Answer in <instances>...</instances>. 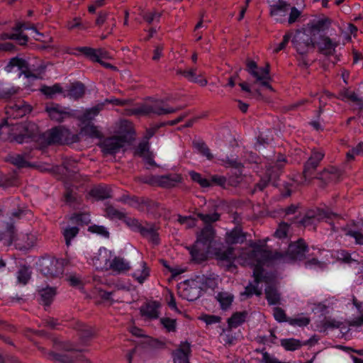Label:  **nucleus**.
<instances>
[{
    "label": "nucleus",
    "instance_id": "obj_1",
    "mask_svg": "<svg viewBox=\"0 0 363 363\" xmlns=\"http://www.w3.org/2000/svg\"><path fill=\"white\" fill-rule=\"evenodd\" d=\"M252 251L247 254H243L245 261L244 264H249L253 267L254 282L250 283L245 291L241 294L242 296H251L252 295L260 296L262 294V288L258 285L263 279L262 266L270 260H281L284 262H291L301 261L305 258L306 252L308 247L302 239L289 245L287 252L285 255L276 253L272 255L271 252L267 250L263 247L255 245H252Z\"/></svg>",
    "mask_w": 363,
    "mask_h": 363
},
{
    "label": "nucleus",
    "instance_id": "obj_2",
    "mask_svg": "<svg viewBox=\"0 0 363 363\" xmlns=\"http://www.w3.org/2000/svg\"><path fill=\"white\" fill-rule=\"evenodd\" d=\"M330 25L327 18L308 23L304 28L298 30L294 34L292 43L297 52L301 55L307 53L316 45L317 36L320 32L328 29Z\"/></svg>",
    "mask_w": 363,
    "mask_h": 363
},
{
    "label": "nucleus",
    "instance_id": "obj_3",
    "mask_svg": "<svg viewBox=\"0 0 363 363\" xmlns=\"http://www.w3.org/2000/svg\"><path fill=\"white\" fill-rule=\"evenodd\" d=\"M214 234L213 228L211 225H206L197 235L194 245L189 249L194 260L201 262L206 258Z\"/></svg>",
    "mask_w": 363,
    "mask_h": 363
},
{
    "label": "nucleus",
    "instance_id": "obj_4",
    "mask_svg": "<svg viewBox=\"0 0 363 363\" xmlns=\"http://www.w3.org/2000/svg\"><path fill=\"white\" fill-rule=\"evenodd\" d=\"M40 139L45 145L71 144L79 142V135L72 133L63 125H58L44 133Z\"/></svg>",
    "mask_w": 363,
    "mask_h": 363
},
{
    "label": "nucleus",
    "instance_id": "obj_5",
    "mask_svg": "<svg viewBox=\"0 0 363 363\" xmlns=\"http://www.w3.org/2000/svg\"><path fill=\"white\" fill-rule=\"evenodd\" d=\"M181 108V107H167L163 101L155 100L144 103L140 106L135 108L133 113L138 115L156 114L160 116L175 113Z\"/></svg>",
    "mask_w": 363,
    "mask_h": 363
},
{
    "label": "nucleus",
    "instance_id": "obj_6",
    "mask_svg": "<svg viewBox=\"0 0 363 363\" xmlns=\"http://www.w3.org/2000/svg\"><path fill=\"white\" fill-rule=\"evenodd\" d=\"M0 129H5L9 134L11 139L18 143H24L25 139L30 136V133L28 132V124L26 123L12 124L11 126L7 123H2L0 125Z\"/></svg>",
    "mask_w": 363,
    "mask_h": 363
},
{
    "label": "nucleus",
    "instance_id": "obj_7",
    "mask_svg": "<svg viewBox=\"0 0 363 363\" xmlns=\"http://www.w3.org/2000/svg\"><path fill=\"white\" fill-rule=\"evenodd\" d=\"M126 139L124 135L112 136L105 138L100 143V147L104 155H114L124 147Z\"/></svg>",
    "mask_w": 363,
    "mask_h": 363
},
{
    "label": "nucleus",
    "instance_id": "obj_8",
    "mask_svg": "<svg viewBox=\"0 0 363 363\" xmlns=\"http://www.w3.org/2000/svg\"><path fill=\"white\" fill-rule=\"evenodd\" d=\"M113 258L111 251L105 247H101L91 258V264L99 270H109L110 262Z\"/></svg>",
    "mask_w": 363,
    "mask_h": 363
},
{
    "label": "nucleus",
    "instance_id": "obj_9",
    "mask_svg": "<svg viewBox=\"0 0 363 363\" xmlns=\"http://www.w3.org/2000/svg\"><path fill=\"white\" fill-rule=\"evenodd\" d=\"M45 110L51 120L62 122L72 116V111L66 107L57 104L48 105Z\"/></svg>",
    "mask_w": 363,
    "mask_h": 363
},
{
    "label": "nucleus",
    "instance_id": "obj_10",
    "mask_svg": "<svg viewBox=\"0 0 363 363\" xmlns=\"http://www.w3.org/2000/svg\"><path fill=\"white\" fill-rule=\"evenodd\" d=\"M289 4L283 0H279L275 4H272L270 7V16L274 21L277 23H284L286 21V16L289 13Z\"/></svg>",
    "mask_w": 363,
    "mask_h": 363
},
{
    "label": "nucleus",
    "instance_id": "obj_11",
    "mask_svg": "<svg viewBox=\"0 0 363 363\" xmlns=\"http://www.w3.org/2000/svg\"><path fill=\"white\" fill-rule=\"evenodd\" d=\"M182 182V177L177 174H167L163 176L152 177L145 181L153 185H158L164 188H171Z\"/></svg>",
    "mask_w": 363,
    "mask_h": 363
},
{
    "label": "nucleus",
    "instance_id": "obj_12",
    "mask_svg": "<svg viewBox=\"0 0 363 363\" xmlns=\"http://www.w3.org/2000/svg\"><path fill=\"white\" fill-rule=\"evenodd\" d=\"M79 53L83 54L91 61L97 62H101V59L108 57V52L102 48L94 49L90 47H78L74 49L73 54L77 55Z\"/></svg>",
    "mask_w": 363,
    "mask_h": 363
},
{
    "label": "nucleus",
    "instance_id": "obj_13",
    "mask_svg": "<svg viewBox=\"0 0 363 363\" xmlns=\"http://www.w3.org/2000/svg\"><path fill=\"white\" fill-rule=\"evenodd\" d=\"M324 155V152L321 150H313L312 152L311 157L304 166L303 174L306 178L311 177L320 161L323 159Z\"/></svg>",
    "mask_w": 363,
    "mask_h": 363
},
{
    "label": "nucleus",
    "instance_id": "obj_14",
    "mask_svg": "<svg viewBox=\"0 0 363 363\" xmlns=\"http://www.w3.org/2000/svg\"><path fill=\"white\" fill-rule=\"evenodd\" d=\"M40 267L42 273L48 277H57L62 272L61 264L55 259L43 260Z\"/></svg>",
    "mask_w": 363,
    "mask_h": 363
},
{
    "label": "nucleus",
    "instance_id": "obj_15",
    "mask_svg": "<svg viewBox=\"0 0 363 363\" xmlns=\"http://www.w3.org/2000/svg\"><path fill=\"white\" fill-rule=\"evenodd\" d=\"M31 111V106L23 101H18L15 104L6 108V113L10 118H21Z\"/></svg>",
    "mask_w": 363,
    "mask_h": 363
},
{
    "label": "nucleus",
    "instance_id": "obj_16",
    "mask_svg": "<svg viewBox=\"0 0 363 363\" xmlns=\"http://www.w3.org/2000/svg\"><path fill=\"white\" fill-rule=\"evenodd\" d=\"M216 259L223 263H226L230 266L233 263L236 258L234 253V248L232 247L222 246L216 248L214 252Z\"/></svg>",
    "mask_w": 363,
    "mask_h": 363
},
{
    "label": "nucleus",
    "instance_id": "obj_17",
    "mask_svg": "<svg viewBox=\"0 0 363 363\" xmlns=\"http://www.w3.org/2000/svg\"><path fill=\"white\" fill-rule=\"evenodd\" d=\"M190 352V344L187 342H181L178 348L172 353L174 363H189V356Z\"/></svg>",
    "mask_w": 363,
    "mask_h": 363
},
{
    "label": "nucleus",
    "instance_id": "obj_18",
    "mask_svg": "<svg viewBox=\"0 0 363 363\" xmlns=\"http://www.w3.org/2000/svg\"><path fill=\"white\" fill-rule=\"evenodd\" d=\"M49 359L56 363H71L74 362L75 350L72 347H66L65 351L61 353L50 352Z\"/></svg>",
    "mask_w": 363,
    "mask_h": 363
},
{
    "label": "nucleus",
    "instance_id": "obj_19",
    "mask_svg": "<svg viewBox=\"0 0 363 363\" xmlns=\"http://www.w3.org/2000/svg\"><path fill=\"white\" fill-rule=\"evenodd\" d=\"M130 269V263L124 258L113 255L109 270L116 274H125Z\"/></svg>",
    "mask_w": 363,
    "mask_h": 363
},
{
    "label": "nucleus",
    "instance_id": "obj_20",
    "mask_svg": "<svg viewBox=\"0 0 363 363\" xmlns=\"http://www.w3.org/2000/svg\"><path fill=\"white\" fill-rule=\"evenodd\" d=\"M160 304L157 301H150L140 308V313L148 319H156L159 317Z\"/></svg>",
    "mask_w": 363,
    "mask_h": 363
},
{
    "label": "nucleus",
    "instance_id": "obj_21",
    "mask_svg": "<svg viewBox=\"0 0 363 363\" xmlns=\"http://www.w3.org/2000/svg\"><path fill=\"white\" fill-rule=\"evenodd\" d=\"M318 49L321 53L325 55H332L335 51L337 45L329 37L325 35H320V41L316 42Z\"/></svg>",
    "mask_w": 363,
    "mask_h": 363
},
{
    "label": "nucleus",
    "instance_id": "obj_22",
    "mask_svg": "<svg viewBox=\"0 0 363 363\" xmlns=\"http://www.w3.org/2000/svg\"><path fill=\"white\" fill-rule=\"evenodd\" d=\"M177 73L182 74L189 82L197 83L201 86H205L208 83L206 79L203 77L202 74H196V69L194 68L187 69L184 71L179 70Z\"/></svg>",
    "mask_w": 363,
    "mask_h": 363
},
{
    "label": "nucleus",
    "instance_id": "obj_23",
    "mask_svg": "<svg viewBox=\"0 0 363 363\" xmlns=\"http://www.w3.org/2000/svg\"><path fill=\"white\" fill-rule=\"evenodd\" d=\"M353 304L358 309L360 316L358 318H355L349 322V330H354L357 332H362L363 333V308H361L362 306L359 302L357 301V299H353Z\"/></svg>",
    "mask_w": 363,
    "mask_h": 363
},
{
    "label": "nucleus",
    "instance_id": "obj_24",
    "mask_svg": "<svg viewBox=\"0 0 363 363\" xmlns=\"http://www.w3.org/2000/svg\"><path fill=\"white\" fill-rule=\"evenodd\" d=\"M250 74L256 79V82L260 83L262 86L272 89V86L269 84L270 77L268 66L266 67H259L257 70L253 72Z\"/></svg>",
    "mask_w": 363,
    "mask_h": 363
},
{
    "label": "nucleus",
    "instance_id": "obj_25",
    "mask_svg": "<svg viewBox=\"0 0 363 363\" xmlns=\"http://www.w3.org/2000/svg\"><path fill=\"white\" fill-rule=\"evenodd\" d=\"M135 155L143 157L150 164L154 163L152 154L150 152L148 142L140 143L135 151Z\"/></svg>",
    "mask_w": 363,
    "mask_h": 363
},
{
    "label": "nucleus",
    "instance_id": "obj_26",
    "mask_svg": "<svg viewBox=\"0 0 363 363\" xmlns=\"http://www.w3.org/2000/svg\"><path fill=\"white\" fill-rule=\"evenodd\" d=\"M157 229L155 225L146 223L140 228V233L155 243L158 242Z\"/></svg>",
    "mask_w": 363,
    "mask_h": 363
},
{
    "label": "nucleus",
    "instance_id": "obj_27",
    "mask_svg": "<svg viewBox=\"0 0 363 363\" xmlns=\"http://www.w3.org/2000/svg\"><path fill=\"white\" fill-rule=\"evenodd\" d=\"M150 276V270L144 261L139 263L138 268L133 273V278L140 284H143Z\"/></svg>",
    "mask_w": 363,
    "mask_h": 363
},
{
    "label": "nucleus",
    "instance_id": "obj_28",
    "mask_svg": "<svg viewBox=\"0 0 363 363\" xmlns=\"http://www.w3.org/2000/svg\"><path fill=\"white\" fill-rule=\"evenodd\" d=\"M216 299L220 303V308L226 311L230 308L234 300V296L228 291L218 292L216 296Z\"/></svg>",
    "mask_w": 363,
    "mask_h": 363
},
{
    "label": "nucleus",
    "instance_id": "obj_29",
    "mask_svg": "<svg viewBox=\"0 0 363 363\" xmlns=\"http://www.w3.org/2000/svg\"><path fill=\"white\" fill-rule=\"evenodd\" d=\"M245 240V234L238 228H235L231 231L227 233L225 235L226 242L230 245L242 243Z\"/></svg>",
    "mask_w": 363,
    "mask_h": 363
},
{
    "label": "nucleus",
    "instance_id": "obj_30",
    "mask_svg": "<svg viewBox=\"0 0 363 363\" xmlns=\"http://www.w3.org/2000/svg\"><path fill=\"white\" fill-rule=\"evenodd\" d=\"M80 135H85L91 138H99L101 137V132L98 130L97 127L91 123H85L83 127H82L80 130L79 134Z\"/></svg>",
    "mask_w": 363,
    "mask_h": 363
},
{
    "label": "nucleus",
    "instance_id": "obj_31",
    "mask_svg": "<svg viewBox=\"0 0 363 363\" xmlns=\"http://www.w3.org/2000/svg\"><path fill=\"white\" fill-rule=\"evenodd\" d=\"M265 295L269 305H276L280 301V294L273 286H268L265 289Z\"/></svg>",
    "mask_w": 363,
    "mask_h": 363
},
{
    "label": "nucleus",
    "instance_id": "obj_32",
    "mask_svg": "<svg viewBox=\"0 0 363 363\" xmlns=\"http://www.w3.org/2000/svg\"><path fill=\"white\" fill-rule=\"evenodd\" d=\"M41 301L44 305L49 306L56 295V289L52 287H47L40 291Z\"/></svg>",
    "mask_w": 363,
    "mask_h": 363
},
{
    "label": "nucleus",
    "instance_id": "obj_33",
    "mask_svg": "<svg viewBox=\"0 0 363 363\" xmlns=\"http://www.w3.org/2000/svg\"><path fill=\"white\" fill-rule=\"evenodd\" d=\"M84 94V86L81 83H75L72 84L68 90L67 96L70 99H78Z\"/></svg>",
    "mask_w": 363,
    "mask_h": 363
},
{
    "label": "nucleus",
    "instance_id": "obj_34",
    "mask_svg": "<svg viewBox=\"0 0 363 363\" xmlns=\"http://www.w3.org/2000/svg\"><path fill=\"white\" fill-rule=\"evenodd\" d=\"M16 67L19 70H23L25 68L27 67L26 61L21 58L13 57L9 61V62L6 65V69L7 72H13L14 68Z\"/></svg>",
    "mask_w": 363,
    "mask_h": 363
},
{
    "label": "nucleus",
    "instance_id": "obj_35",
    "mask_svg": "<svg viewBox=\"0 0 363 363\" xmlns=\"http://www.w3.org/2000/svg\"><path fill=\"white\" fill-rule=\"evenodd\" d=\"M247 312L235 313L228 320V323L231 328H236L245 322L247 317Z\"/></svg>",
    "mask_w": 363,
    "mask_h": 363
},
{
    "label": "nucleus",
    "instance_id": "obj_36",
    "mask_svg": "<svg viewBox=\"0 0 363 363\" xmlns=\"http://www.w3.org/2000/svg\"><path fill=\"white\" fill-rule=\"evenodd\" d=\"M101 108L102 105H98L87 109L80 118L82 123L83 124L90 123V121L100 112Z\"/></svg>",
    "mask_w": 363,
    "mask_h": 363
},
{
    "label": "nucleus",
    "instance_id": "obj_37",
    "mask_svg": "<svg viewBox=\"0 0 363 363\" xmlns=\"http://www.w3.org/2000/svg\"><path fill=\"white\" fill-rule=\"evenodd\" d=\"M90 195L98 200L105 199L111 196L110 191L103 186L93 188L90 191Z\"/></svg>",
    "mask_w": 363,
    "mask_h": 363
},
{
    "label": "nucleus",
    "instance_id": "obj_38",
    "mask_svg": "<svg viewBox=\"0 0 363 363\" xmlns=\"http://www.w3.org/2000/svg\"><path fill=\"white\" fill-rule=\"evenodd\" d=\"M18 91V88L9 84H0V99H7Z\"/></svg>",
    "mask_w": 363,
    "mask_h": 363
},
{
    "label": "nucleus",
    "instance_id": "obj_39",
    "mask_svg": "<svg viewBox=\"0 0 363 363\" xmlns=\"http://www.w3.org/2000/svg\"><path fill=\"white\" fill-rule=\"evenodd\" d=\"M338 99L346 101L350 100L356 102L358 104H362V100L358 97V96L354 92L348 89H343L339 93Z\"/></svg>",
    "mask_w": 363,
    "mask_h": 363
},
{
    "label": "nucleus",
    "instance_id": "obj_40",
    "mask_svg": "<svg viewBox=\"0 0 363 363\" xmlns=\"http://www.w3.org/2000/svg\"><path fill=\"white\" fill-rule=\"evenodd\" d=\"M281 345L289 351H294L301 347V344L298 340L294 338L281 340Z\"/></svg>",
    "mask_w": 363,
    "mask_h": 363
},
{
    "label": "nucleus",
    "instance_id": "obj_41",
    "mask_svg": "<svg viewBox=\"0 0 363 363\" xmlns=\"http://www.w3.org/2000/svg\"><path fill=\"white\" fill-rule=\"evenodd\" d=\"M77 227H67L63 229L62 234L65 238L67 246L71 245V240L78 234Z\"/></svg>",
    "mask_w": 363,
    "mask_h": 363
},
{
    "label": "nucleus",
    "instance_id": "obj_42",
    "mask_svg": "<svg viewBox=\"0 0 363 363\" xmlns=\"http://www.w3.org/2000/svg\"><path fill=\"white\" fill-rule=\"evenodd\" d=\"M30 278V272L25 266L21 267L17 272V280L19 284H26Z\"/></svg>",
    "mask_w": 363,
    "mask_h": 363
},
{
    "label": "nucleus",
    "instance_id": "obj_43",
    "mask_svg": "<svg viewBox=\"0 0 363 363\" xmlns=\"http://www.w3.org/2000/svg\"><path fill=\"white\" fill-rule=\"evenodd\" d=\"M40 91L43 94L51 98L55 94L61 93L62 91V89L59 84H55L51 86H43L40 88Z\"/></svg>",
    "mask_w": 363,
    "mask_h": 363
},
{
    "label": "nucleus",
    "instance_id": "obj_44",
    "mask_svg": "<svg viewBox=\"0 0 363 363\" xmlns=\"http://www.w3.org/2000/svg\"><path fill=\"white\" fill-rule=\"evenodd\" d=\"M4 38L6 39L15 40L21 45H26L28 40V36L22 33L21 31H16V33L11 34H5Z\"/></svg>",
    "mask_w": 363,
    "mask_h": 363
},
{
    "label": "nucleus",
    "instance_id": "obj_45",
    "mask_svg": "<svg viewBox=\"0 0 363 363\" xmlns=\"http://www.w3.org/2000/svg\"><path fill=\"white\" fill-rule=\"evenodd\" d=\"M310 318L306 316H299L294 318H289L287 322L292 326L303 327L310 323Z\"/></svg>",
    "mask_w": 363,
    "mask_h": 363
},
{
    "label": "nucleus",
    "instance_id": "obj_46",
    "mask_svg": "<svg viewBox=\"0 0 363 363\" xmlns=\"http://www.w3.org/2000/svg\"><path fill=\"white\" fill-rule=\"evenodd\" d=\"M194 147L197 151L203 156L206 157L207 160H211L213 158V155L211 153L209 148L203 143H196Z\"/></svg>",
    "mask_w": 363,
    "mask_h": 363
},
{
    "label": "nucleus",
    "instance_id": "obj_47",
    "mask_svg": "<svg viewBox=\"0 0 363 363\" xmlns=\"http://www.w3.org/2000/svg\"><path fill=\"white\" fill-rule=\"evenodd\" d=\"M189 175H190L191 179L194 182L199 184L201 185V186L208 187L211 186V182L208 181V179H206V178H203L199 173L191 171L189 172Z\"/></svg>",
    "mask_w": 363,
    "mask_h": 363
},
{
    "label": "nucleus",
    "instance_id": "obj_48",
    "mask_svg": "<svg viewBox=\"0 0 363 363\" xmlns=\"http://www.w3.org/2000/svg\"><path fill=\"white\" fill-rule=\"evenodd\" d=\"M160 323L168 332H175L177 328L176 320L169 318H162Z\"/></svg>",
    "mask_w": 363,
    "mask_h": 363
},
{
    "label": "nucleus",
    "instance_id": "obj_49",
    "mask_svg": "<svg viewBox=\"0 0 363 363\" xmlns=\"http://www.w3.org/2000/svg\"><path fill=\"white\" fill-rule=\"evenodd\" d=\"M10 161L14 165L18 167H24L29 165L28 162L26 161L25 157L21 155H16L10 157Z\"/></svg>",
    "mask_w": 363,
    "mask_h": 363
},
{
    "label": "nucleus",
    "instance_id": "obj_50",
    "mask_svg": "<svg viewBox=\"0 0 363 363\" xmlns=\"http://www.w3.org/2000/svg\"><path fill=\"white\" fill-rule=\"evenodd\" d=\"M198 217L205 223H211L218 220L220 218V215L217 213L209 214L199 213Z\"/></svg>",
    "mask_w": 363,
    "mask_h": 363
},
{
    "label": "nucleus",
    "instance_id": "obj_51",
    "mask_svg": "<svg viewBox=\"0 0 363 363\" xmlns=\"http://www.w3.org/2000/svg\"><path fill=\"white\" fill-rule=\"evenodd\" d=\"M89 231L93 233L100 235L104 238H108L109 235V233L106 230V228L101 225H91L89 227Z\"/></svg>",
    "mask_w": 363,
    "mask_h": 363
},
{
    "label": "nucleus",
    "instance_id": "obj_52",
    "mask_svg": "<svg viewBox=\"0 0 363 363\" xmlns=\"http://www.w3.org/2000/svg\"><path fill=\"white\" fill-rule=\"evenodd\" d=\"M273 315L275 320L279 323L287 322V320H289L286 318V315L284 311L279 307L274 308Z\"/></svg>",
    "mask_w": 363,
    "mask_h": 363
},
{
    "label": "nucleus",
    "instance_id": "obj_53",
    "mask_svg": "<svg viewBox=\"0 0 363 363\" xmlns=\"http://www.w3.org/2000/svg\"><path fill=\"white\" fill-rule=\"evenodd\" d=\"M363 155V143H359L355 147L347 153L348 160H353L355 155Z\"/></svg>",
    "mask_w": 363,
    "mask_h": 363
},
{
    "label": "nucleus",
    "instance_id": "obj_54",
    "mask_svg": "<svg viewBox=\"0 0 363 363\" xmlns=\"http://www.w3.org/2000/svg\"><path fill=\"white\" fill-rule=\"evenodd\" d=\"M124 221L130 228L135 231L139 232L140 228L142 226V224L139 220L133 218L125 216Z\"/></svg>",
    "mask_w": 363,
    "mask_h": 363
},
{
    "label": "nucleus",
    "instance_id": "obj_55",
    "mask_svg": "<svg viewBox=\"0 0 363 363\" xmlns=\"http://www.w3.org/2000/svg\"><path fill=\"white\" fill-rule=\"evenodd\" d=\"M106 213L108 216L110 217L111 218H117L120 220L124 219L125 216L123 212L119 211L118 210L113 207L108 208L106 209Z\"/></svg>",
    "mask_w": 363,
    "mask_h": 363
},
{
    "label": "nucleus",
    "instance_id": "obj_56",
    "mask_svg": "<svg viewBox=\"0 0 363 363\" xmlns=\"http://www.w3.org/2000/svg\"><path fill=\"white\" fill-rule=\"evenodd\" d=\"M301 16V11L296 7L290 9V13L288 19H286L289 24L295 23Z\"/></svg>",
    "mask_w": 363,
    "mask_h": 363
},
{
    "label": "nucleus",
    "instance_id": "obj_57",
    "mask_svg": "<svg viewBox=\"0 0 363 363\" xmlns=\"http://www.w3.org/2000/svg\"><path fill=\"white\" fill-rule=\"evenodd\" d=\"M289 230L288 224L283 223H281L277 230L275 231L274 235L279 238H284L286 236Z\"/></svg>",
    "mask_w": 363,
    "mask_h": 363
},
{
    "label": "nucleus",
    "instance_id": "obj_58",
    "mask_svg": "<svg viewBox=\"0 0 363 363\" xmlns=\"http://www.w3.org/2000/svg\"><path fill=\"white\" fill-rule=\"evenodd\" d=\"M201 319L207 325L218 323H220L221 320L220 316L215 315H203L201 316Z\"/></svg>",
    "mask_w": 363,
    "mask_h": 363
},
{
    "label": "nucleus",
    "instance_id": "obj_59",
    "mask_svg": "<svg viewBox=\"0 0 363 363\" xmlns=\"http://www.w3.org/2000/svg\"><path fill=\"white\" fill-rule=\"evenodd\" d=\"M67 27L69 30H72L76 28H79L81 29H85L86 26H84L82 23V21L80 18L76 17L73 20L69 21L67 24Z\"/></svg>",
    "mask_w": 363,
    "mask_h": 363
},
{
    "label": "nucleus",
    "instance_id": "obj_60",
    "mask_svg": "<svg viewBox=\"0 0 363 363\" xmlns=\"http://www.w3.org/2000/svg\"><path fill=\"white\" fill-rule=\"evenodd\" d=\"M291 38V33H286L284 35L283 40L274 49V52L277 53L284 49Z\"/></svg>",
    "mask_w": 363,
    "mask_h": 363
},
{
    "label": "nucleus",
    "instance_id": "obj_61",
    "mask_svg": "<svg viewBox=\"0 0 363 363\" xmlns=\"http://www.w3.org/2000/svg\"><path fill=\"white\" fill-rule=\"evenodd\" d=\"M347 235L354 238L357 244H363V235L362 233L356 230H350L347 233Z\"/></svg>",
    "mask_w": 363,
    "mask_h": 363
},
{
    "label": "nucleus",
    "instance_id": "obj_62",
    "mask_svg": "<svg viewBox=\"0 0 363 363\" xmlns=\"http://www.w3.org/2000/svg\"><path fill=\"white\" fill-rule=\"evenodd\" d=\"M305 266L307 268H323L324 264L319 262L317 259L313 258L305 262Z\"/></svg>",
    "mask_w": 363,
    "mask_h": 363
},
{
    "label": "nucleus",
    "instance_id": "obj_63",
    "mask_svg": "<svg viewBox=\"0 0 363 363\" xmlns=\"http://www.w3.org/2000/svg\"><path fill=\"white\" fill-rule=\"evenodd\" d=\"M338 259L341 260L345 263H351L353 259L351 257L350 254L345 250H341L338 252L337 255Z\"/></svg>",
    "mask_w": 363,
    "mask_h": 363
},
{
    "label": "nucleus",
    "instance_id": "obj_64",
    "mask_svg": "<svg viewBox=\"0 0 363 363\" xmlns=\"http://www.w3.org/2000/svg\"><path fill=\"white\" fill-rule=\"evenodd\" d=\"M71 219L81 223H87L90 220L89 216L85 213L76 214Z\"/></svg>",
    "mask_w": 363,
    "mask_h": 363
}]
</instances>
